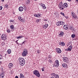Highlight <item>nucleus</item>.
Here are the masks:
<instances>
[{
    "label": "nucleus",
    "instance_id": "obj_1",
    "mask_svg": "<svg viewBox=\"0 0 78 78\" xmlns=\"http://www.w3.org/2000/svg\"><path fill=\"white\" fill-rule=\"evenodd\" d=\"M19 61L20 64L22 66H24L25 63V60L23 58L20 57L19 58Z\"/></svg>",
    "mask_w": 78,
    "mask_h": 78
},
{
    "label": "nucleus",
    "instance_id": "obj_2",
    "mask_svg": "<svg viewBox=\"0 0 78 78\" xmlns=\"http://www.w3.org/2000/svg\"><path fill=\"white\" fill-rule=\"evenodd\" d=\"M33 73L37 76V77H40V76L41 75H40V73H39V72L38 70H35L33 71Z\"/></svg>",
    "mask_w": 78,
    "mask_h": 78
},
{
    "label": "nucleus",
    "instance_id": "obj_3",
    "mask_svg": "<svg viewBox=\"0 0 78 78\" xmlns=\"http://www.w3.org/2000/svg\"><path fill=\"white\" fill-rule=\"evenodd\" d=\"M28 54V51L27 49H24L23 52L22 53V55L23 56H26Z\"/></svg>",
    "mask_w": 78,
    "mask_h": 78
},
{
    "label": "nucleus",
    "instance_id": "obj_4",
    "mask_svg": "<svg viewBox=\"0 0 78 78\" xmlns=\"http://www.w3.org/2000/svg\"><path fill=\"white\" fill-rule=\"evenodd\" d=\"M1 37L2 40H6L7 38V36L5 34H3L2 35Z\"/></svg>",
    "mask_w": 78,
    "mask_h": 78
},
{
    "label": "nucleus",
    "instance_id": "obj_5",
    "mask_svg": "<svg viewBox=\"0 0 78 78\" xmlns=\"http://www.w3.org/2000/svg\"><path fill=\"white\" fill-rule=\"evenodd\" d=\"M12 66H13V65L12 64L10 63L8 66V68L9 70H11L12 68Z\"/></svg>",
    "mask_w": 78,
    "mask_h": 78
},
{
    "label": "nucleus",
    "instance_id": "obj_6",
    "mask_svg": "<svg viewBox=\"0 0 78 78\" xmlns=\"http://www.w3.org/2000/svg\"><path fill=\"white\" fill-rule=\"evenodd\" d=\"M63 59L64 61V62H67L69 61V59L67 57H63Z\"/></svg>",
    "mask_w": 78,
    "mask_h": 78
},
{
    "label": "nucleus",
    "instance_id": "obj_7",
    "mask_svg": "<svg viewBox=\"0 0 78 78\" xmlns=\"http://www.w3.org/2000/svg\"><path fill=\"white\" fill-rule=\"evenodd\" d=\"M72 49V46L70 45L68 48V51H71Z\"/></svg>",
    "mask_w": 78,
    "mask_h": 78
},
{
    "label": "nucleus",
    "instance_id": "obj_8",
    "mask_svg": "<svg viewBox=\"0 0 78 78\" xmlns=\"http://www.w3.org/2000/svg\"><path fill=\"white\" fill-rule=\"evenodd\" d=\"M67 6H68L67 3H65L64 4H63V7L64 8H67Z\"/></svg>",
    "mask_w": 78,
    "mask_h": 78
},
{
    "label": "nucleus",
    "instance_id": "obj_9",
    "mask_svg": "<svg viewBox=\"0 0 78 78\" xmlns=\"http://www.w3.org/2000/svg\"><path fill=\"white\" fill-rule=\"evenodd\" d=\"M20 11H22L23 10V8L22 7H20L19 8Z\"/></svg>",
    "mask_w": 78,
    "mask_h": 78
},
{
    "label": "nucleus",
    "instance_id": "obj_10",
    "mask_svg": "<svg viewBox=\"0 0 78 78\" xmlns=\"http://www.w3.org/2000/svg\"><path fill=\"white\" fill-rule=\"evenodd\" d=\"M69 29L71 30L72 31H74V29L73 28V27L72 26H70L69 27Z\"/></svg>",
    "mask_w": 78,
    "mask_h": 78
},
{
    "label": "nucleus",
    "instance_id": "obj_11",
    "mask_svg": "<svg viewBox=\"0 0 78 78\" xmlns=\"http://www.w3.org/2000/svg\"><path fill=\"white\" fill-rule=\"evenodd\" d=\"M62 66L64 68H67V65L66 63L62 64Z\"/></svg>",
    "mask_w": 78,
    "mask_h": 78
},
{
    "label": "nucleus",
    "instance_id": "obj_12",
    "mask_svg": "<svg viewBox=\"0 0 78 78\" xmlns=\"http://www.w3.org/2000/svg\"><path fill=\"white\" fill-rule=\"evenodd\" d=\"M60 45H62V46H64L65 45V43L64 42H60L59 44Z\"/></svg>",
    "mask_w": 78,
    "mask_h": 78
},
{
    "label": "nucleus",
    "instance_id": "obj_13",
    "mask_svg": "<svg viewBox=\"0 0 78 78\" xmlns=\"http://www.w3.org/2000/svg\"><path fill=\"white\" fill-rule=\"evenodd\" d=\"M0 75L3 76V77L5 76V72L3 71L2 73H1L0 74Z\"/></svg>",
    "mask_w": 78,
    "mask_h": 78
},
{
    "label": "nucleus",
    "instance_id": "obj_14",
    "mask_svg": "<svg viewBox=\"0 0 78 78\" xmlns=\"http://www.w3.org/2000/svg\"><path fill=\"white\" fill-rule=\"evenodd\" d=\"M57 52L58 53H61L62 52L61 50V49L58 48V50L57 51Z\"/></svg>",
    "mask_w": 78,
    "mask_h": 78
},
{
    "label": "nucleus",
    "instance_id": "obj_15",
    "mask_svg": "<svg viewBox=\"0 0 78 78\" xmlns=\"http://www.w3.org/2000/svg\"><path fill=\"white\" fill-rule=\"evenodd\" d=\"M48 24H45V25H44L43 26V27L44 28H47L48 27Z\"/></svg>",
    "mask_w": 78,
    "mask_h": 78
},
{
    "label": "nucleus",
    "instance_id": "obj_16",
    "mask_svg": "<svg viewBox=\"0 0 78 78\" xmlns=\"http://www.w3.org/2000/svg\"><path fill=\"white\" fill-rule=\"evenodd\" d=\"M63 35L64 32H61L59 34V35H60V36L61 37H62V36H63Z\"/></svg>",
    "mask_w": 78,
    "mask_h": 78
},
{
    "label": "nucleus",
    "instance_id": "obj_17",
    "mask_svg": "<svg viewBox=\"0 0 78 78\" xmlns=\"http://www.w3.org/2000/svg\"><path fill=\"white\" fill-rule=\"evenodd\" d=\"M20 21L22 22H25V19H21L20 20Z\"/></svg>",
    "mask_w": 78,
    "mask_h": 78
},
{
    "label": "nucleus",
    "instance_id": "obj_18",
    "mask_svg": "<svg viewBox=\"0 0 78 78\" xmlns=\"http://www.w3.org/2000/svg\"><path fill=\"white\" fill-rule=\"evenodd\" d=\"M56 24L57 26H59V25H61L60 23V21H58L56 23Z\"/></svg>",
    "mask_w": 78,
    "mask_h": 78
},
{
    "label": "nucleus",
    "instance_id": "obj_19",
    "mask_svg": "<svg viewBox=\"0 0 78 78\" xmlns=\"http://www.w3.org/2000/svg\"><path fill=\"white\" fill-rule=\"evenodd\" d=\"M64 28L65 30H67L68 29V27H67V25H65L64 26Z\"/></svg>",
    "mask_w": 78,
    "mask_h": 78
},
{
    "label": "nucleus",
    "instance_id": "obj_20",
    "mask_svg": "<svg viewBox=\"0 0 78 78\" xmlns=\"http://www.w3.org/2000/svg\"><path fill=\"white\" fill-rule=\"evenodd\" d=\"M60 25H64V22L62 21H60Z\"/></svg>",
    "mask_w": 78,
    "mask_h": 78
},
{
    "label": "nucleus",
    "instance_id": "obj_21",
    "mask_svg": "<svg viewBox=\"0 0 78 78\" xmlns=\"http://www.w3.org/2000/svg\"><path fill=\"white\" fill-rule=\"evenodd\" d=\"M8 54H10L11 53V50L10 49H9L7 51Z\"/></svg>",
    "mask_w": 78,
    "mask_h": 78
},
{
    "label": "nucleus",
    "instance_id": "obj_22",
    "mask_svg": "<svg viewBox=\"0 0 78 78\" xmlns=\"http://www.w3.org/2000/svg\"><path fill=\"white\" fill-rule=\"evenodd\" d=\"M59 64H58L57 63H55L54 64L55 66L56 67H58L59 66Z\"/></svg>",
    "mask_w": 78,
    "mask_h": 78
},
{
    "label": "nucleus",
    "instance_id": "obj_23",
    "mask_svg": "<svg viewBox=\"0 0 78 78\" xmlns=\"http://www.w3.org/2000/svg\"><path fill=\"white\" fill-rule=\"evenodd\" d=\"M24 77V76L23 75V74L21 73L20 74V78Z\"/></svg>",
    "mask_w": 78,
    "mask_h": 78
},
{
    "label": "nucleus",
    "instance_id": "obj_24",
    "mask_svg": "<svg viewBox=\"0 0 78 78\" xmlns=\"http://www.w3.org/2000/svg\"><path fill=\"white\" fill-rule=\"evenodd\" d=\"M59 8L61 10H63V9H64V7L63 6H62Z\"/></svg>",
    "mask_w": 78,
    "mask_h": 78
},
{
    "label": "nucleus",
    "instance_id": "obj_25",
    "mask_svg": "<svg viewBox=\"0 0 78 78\" xmlns=\"http://www.w3.org/2000/svg\"><path fill=\"white\" fill-rule=\"evenodd\" d=\"M4 7L5 8H8V5L7 4L5 5L4 6Z\"/></svg>",
    "mask_w": 78,
    "mask_h": 78
},
{
    "label": "nucleus",
    "instance_id": "obj_26",
    "mask_svg": "<svg viewBox=\"0 0 78 78\" xmlns=\"http://www.w3.org/2000/svg\"><path fill=\"white\" fill-rule=\"evenodd\" d=\"M71 37L73 38H74V37H75V34H73L71 35Z\"/></svg>",
    "mask_w": 78,
    "mask_h": 78
},
{
    "label": "nucleus",
    "instance_id": "obj_27",
    "mask_svg": "<svg viewBox=\"0 0 78 78\" xmlns=\"http://www.w3.org/2000/svg\"><path fill=\"white\" fill-rule=\"evenodd\" d=\"M14 26L13 25H12L10 26V28L11 29H13L14 28Z\"/></svg>",
    "mask_w": 78,
    "mask_h": 78
},
{
    "label": "nucleus",
    "instance_id": "obj_28",
    "mask_svg": "<svg viewBox=\"0 0 78 78\" xmlns=\"http://www.w3.org/2000/svg\"><path fill=\"white\" fill-rule=\"evenodd\" d=\"M55 64H59L58 60H57L55 61Z\"/></svg>",
    "mask_w": 78,
    "mask_h": 78
},
{
    "label": "nucleus",
    "instance_id": "obj_29",
    "mask_svg": "<svg viewBox=\"0 0 78 78\" xmlns=\"http://www.w3.org/2000/svg\"><path fill=\"white\" fill-rule=\"evenodd\" d=\"M60 14H61V15L63 16V17H64V16H65V15H64V13L62 12H60Z\"/></svg>",
    "mask_w": 78,
    "mask_h": 78
},
{
    "label": "nucleus",
    "instance_id": "obj_30",
    "mask_svg": "<svg viewBox=\"0 0 78 78\" xmlns=\"http://www.w3.org/2000/svg\"><path fill=\"white\" fill-rule=\"evenodd\" d=\"M38 17H41V14H37Z\"/></svg>",
    "mask_w": 78,
    "mask_h": 78
},
{
    "label": "nucleus",
    "instance_id": "obj_31",
    "mask_svg": "<svg viewBox=\"0 0 78 78\" xmlns=\"http://www.w3.org/2000/svg\"><path fill=\"white\" fill-rule=\"evenodd\" d=\"M55 77L56 78H59V75H56Z\"/></svg>",
    "mask_w": 78,
    "mask_h": 78
},
{
    "label": "nucleus",
    "instance_id": "obj_32",
    "mask_svg": "<svg viewBox=\"0 0 78 78\" xmlns=\"http://www.w3.org/2000/svg\"><path fill=\"white\" fill-rule=\"evenodd\" d=\"M37 53L38 54V53H41V51L39 50H38L37 51Z\"/></svg>",
    "mask_w": 78,
    "mask_h": 78
},
{
    "label": "nucleus",
    "instance_id": "obj_33",
    "mask_svg": "<svg viewBox=\"0 0 78 78\" xmlns=\"http://www.w3.org/2000/svg\"><path fill=\"white\" fill-rule=\"evenodd\" d=\"M52 76H54V77H55V76H56V74H55V73H53L51 74Z\"/></svg>",
    "mask_w": 78,
    "mask_h": 78
},
{
    "label": "nucleus",
    "instance_id": "obj_34",
    "mask_svg": "<svg viewBox=\"0 0 78 78\" xmlns=\"http://www.w3.org/2000/svg\"><path fill=\"white\" fill-rule=\"evenodd\" d=\"M75 19L76 20L78 19V17L77 16L75 15V16L74 17Z\"/></svg>",
    "mask_w": 78,
    "mask_h": 78
},
{
    "label": "nucleus",
    "instance_id": "obj_35",
    "mask_svg": "<svg viewBox=\"0 0 78 78\" xmlns=\"http://www.w3.org/2000/svg\"><path fill=\"white\" fill-rule=\"evenodd\" d=\"M7 31L8 32V33H10V32H11V31L10 30H9V29H7Z\"/></svg>",
    "mask_w": 78,
    "mask_h": 78
},
{
    "label": "nucleus",
    "instance_id": "obj_36",
    "mask_svg": "<svg viewBox=\"0 0 78 78\" xmlns=\"http://www.w3.org/2000/svg\"><path fill=\"white\" fill-rule=\"evenodd\" d=\"M62 6L61 5V3H59V5H58V7L59 8H60L61 7H62Z\"/></svg>",
    "mask_w": 78,
    "mask_h": 78
},
{
    "label": "nucleus",
    "instance_id": "obj_37",
    "mask_svg": "<svg viewBox=\"0 0 78 78\" xmlns=\"http://www.w3.org/2000/svg\"><path fill=\"white\" fill-rule=\"evenodd\" d=\"M27 2L28 4H29L30 3V0H27Z\"/></svg>",
    "mask_w": 78,
    "mask_h": 78
},
{
    "label": "nucleus",
    "instance_id": "obj_38",
    "mask_svg": "<svg viewBox=\"0 0 78 78\" xmlns=\"http://www.w3.org/2000/svg\"><path fill=\"white\" fill-rule=\"evenodd\" d=\"M34 16L35 17H38L37 14H35Z\"/></svg>",
    "mask_w": 78,
    "mask_h": 78
},
{
    "label": "nucleus",
    "instance_id": "obj_39",
    "mask_svg": "<svg viewBox=\"0 0 78 78\" xmlns=\"http://www.w3.org/2000/svg\"><path fill=\"white\" fill-rule=\"evenodd\" d=\"M36 22H37V23H39V19L37 20L36 21Z\"/></svg>",
    "mask_w": 78,
    "mask_h": 78
},
{
    "label": "nucleus",
    "instance_id": "obj_40",
    "mask_svg": "<svg viewBox=\"0 0 78 78\" xmlns=\"http://www.w3.org/2000/svg\"><path fill=\"white\" fill-rule=\"evenodd\" d=\"M43 8L44 9H46V7H45V6L44 5H43Z\"/></svg>",
    "mask_w": 78,
    "mask_h": 78
},
{
    "label": "nucleus",
    "instance_id": "obj_41",
    "mask_svg": "<svg viewBox=\"0 0 78 78\" xmlns=\"http://www.w3.org/2000/svg\"><path fill=\"white\" fill-rule=\"evenodd\" d=\"M64 17H65L66 19H69V16H65Z\"/></svg>",
    "mask_w": 78,
    "mask_h": 78
},
{
    "label": "nucleus",
    "instance_id": "obj_42",
    "mask_svg": "<svg viewBox=\"0 0 78 78\" xmlns=\"http://www.w3.org/2000/svg\"><path fill=\"white\" fill-rule=\"evenodd\" d=\"M42 70L43 71H44V70H45V68H44H44H42Z\"/></svg>",
    "mask_w": 78,
    "mask_h": 78
},
{
    "label": "nucleus",
    "instance_id": "obj_43",
    "mask_svg": "<svg viewBox=\"0 0 78 78\" xmlns=\"http://www.w3.org/2000/svg\"><path fill=\"white\" fill-rule=\"evenodd\" d=\"M2 55H0V59H2Z\"/></svg>",
    "mask_w": 78,
    "mask_h": 78
},
{
    "label": "nucleus",
    "instance_id": "obj_44",
    "mask_svg": "<svg viewBox=\"0 0 78 78\" xmlns=\"http://www.w3.org/2000/svg\"><path fill=\"white\" fill-rule=\"evenodd\" d=\"M18 19H19V20H20V21L21 19H22V17H19L18 18Z\"/></svg>",
    "mask_w": 78,
    "mask_h": 78
},
{
    "label": "nucleus",
    "instance_id": "obj_45",
    "mask_svg": "<svg viewBox=\"0 0 78 78\" xmlns=\"http://www.w3.org/2000/svg\"><path fill=\"white\" fill-rule=\"evenodd\" d=\"M72 16H73V17H74L75 16V15H74V14H73V13H72Z\"/></svg>",
    "mask_w": 78,
    "mask_h": 78
},
{
    "label": "nucleus",
    "instance_id": "obj_46",
    "mask_svg": "<svg viewBox=\"0 0 78 78\" xmlns=\"http://www.w3.org/2000/svg\"><path fill=\"white\" fill-rule=\"evenodd\" d=\"M2 8H3V7H2V6H1L0 7V10H2Z\"/></svg>",
    "mask_w": 78,
    "mask_h": 78
},
{
    "label": "nucleus",
    "instance_id": "obj_47",
    "mask_svg": "<svg viewBox=\"0 0 78 78\" xmlns=\"http://www.w3.org/2000/svg\"><path fill=\"white\" fill-rule=\"evenodd\" d=\"M3 77L1 75H0V78H3Z\"/></svg>",
    "mask_w": 78,
    "mask_h": 78
},
{
    "label": "nucleus",
    "instance_id": "obj_48",
    "mask_svg": "<svg viewBox=\"0 0 78 78\" xmlns=\"http://www.w3.org/2000/svg\"><path fill=\"white\" fill-rule=\"evenodd\" d=\"M14 22V20H10V22Z\"/></svg>",
    "mask_w": 78,
    "mask_h": 78
},
{
    "label": "nucleus",
    "instance_id": "obj_49",
    "mask_svg": "<svg viewBox=\"0 0 78 78\" xmlns=\"http://www.w3.org/2000/svg\"><path fill=\"white\" fill-rule=\"evenodd\" d=\"M44 5L43 4H41V6H42V7H43Z\"/></svg>",
    "mask_w": 78,
    "mask_h": 78
},
{
    "label": "nucleus",
    "instance_id": "obj_50",
    "mask_svg": "<svg viewBox=\"0 0 78 78\" xmlns=\"http://www.w3.org/2000/svg\"><path fill=\"white\" fill-rule=\"evenodd\" d=\"M60 6H63V4H61L60 3Z\"/></svg>",
    "mask_w": 78,
    "mask_h": 78
},
{
    "label": "nucleus",
    "instance_id": "obj_51",
    "mask_svg": "<svg viewBox=\"0 0 78 78\" xmlns=\"http://www.w3.org/2000/svg\"><path fill=\"white\" fill-rule=\"evenodd\" d=\"M15 78H19V77H18V76H16L15 77Z\"/></svg>",
    "mask_w": 78,
    "mask_h": 78
},
{
    "label": "nucleus",
    "instance_id": "obj_52",
    "mask_svg": "<svg viewBox=\"0 0 78 78\" xmlns=\"http://www.w3.org/2000/svg\"><path fill=\"white\" fill-rule=\"evenodd\" d=\"M17 39H19V38H20V37H17Z\"/></svg>",
    "mask_w": 78,
    "mask_h": 78
},
{
    "label": "nucleus",
    "instance_id": "obj_53",
    "mask_svg": "<svg viewBox=\"0 0 78 78\" xmlns=\"http://www.w3.org/2000/svg\"><path fill=\"white\" fill-rule=\"evenodd\" d=\"M1 70L2 71H3V68H2Z\"/></svg>",
    "mask_w": 78,
    "mask_h": 78
},
{
    "label": "nucleus",
    "instance_id": "obj_54",
    "mask_svg": "<svg viewBox=\"0 0 78 78\" xmlns=\"http://www.w3.org/2000/svg\"><path fill=\"white\" fill-rule=\"evenodd\" d=\"M25 4H27V5H28V3L27 2H25Z\"/></svg>",
    "mask_w": 78,
    "mask_h": 78
},
{
    "label": "nucleus",
    "instance_id": "obj_55",
    "mask_svg": "<svg viewBox=\"0 0 78 78\" xmlns=\"http://www.w3.org/2000/svg\"><path fill=\"white\" fill-rule=\"evenodd\" d=\"M2 2H4L5 0H2Z\"/></svg>",
    "mask_w": 78,
    "mask_h": 78
},
{
    "label": "nucleus",
    "instance_id": "obj_56",
    "mask_svg": "<svg viewBox=\"0 0 78 78\" xmlns=\"http://www.w3.org/2000/svg\"><path fill=\"white\" fill-rule=\"evenodd\" d=\"M68 1H69V2H70L71 1V0H68Z\"/></svg>",
    "mask_w": 78,
    "mask_h": 78
},
{
    "label": "nucleus",
    "instance_id": "obj_57",
    "mask_svg": "<svg viewBox=\"0 0 78 78\" xmlns=\"http://www.w3.org/2000/svg\"><path fill=\"white\" fill-rule=\"evenodd\" d=\"M61 3V4H62V2H60V3Z\"/></svg>",
    "mask_w": 78,
    "mask_h": 78
},
{
    "label": "nucleus",
    "instance_id": "obj_58",
    "mask_svg": "<svg viewBox=\"0 0 78 78\" xmlns=\"http://www.w3.org/2000/svg\"><path fill=\"white\" fill-rule=\"evenodd\" d=\"M20 78H25V77H20Z\"/></svg>",
    "mask_w": 78,
    "mask_h": 78
},
{
    "label": "nucleus",
    "instance_id": "obj_59",
    "mask_svg": "<svg viewBox=\"0 0 78 78\" xmlns=\"http://www.w3.org/2000/svg\"><path fill=\"white\" fill-rule=\"evenodd\" d=\"M20 38H22V37H20Z\"/></svg>",
    "mask_w": 78,
    "mask_h": 78
},
{
    "label": "nucleus",
    "instance_id": "obj_60",
    "mask_svg": "<svg viewBox=\"0 0 78 78\" xmlns=\"http://www.w3.org/2000/svg\"><path fill=\"white\" fill-rule=\"evenodd\" d=\"M47 20H48L47 19L46 20V21H47Z\"/></svg>",
    "mask_w": 78,
    "mask_h": 78
},
{
    "label": "nucleus",
    "instance_id": "obj_61",
    "mask_svg": "<svg viewBox=\"0 0 78 78\" xmlns=\"http://www.w3.org/2000/svg\"><path fill=\"white\" fill-rule=\"evenodd\" d=\"M34 1H37V0H34Z\"/></svg>",
    "mask_w": 78,
    "mask_h": 78
},
{
    "label": "nucleus",
    "instance_id": "obj_62",
    "mask_svg": "<svg viewBox=\"0 0 78 78\" xmlns=\"http://www.w3.org/2000/svg\"><path fill=\"white\" fill-rule=\"evenodd\" d=\"M51 78H53V77H52Z\"/></svg>",
    "mask_w": 78,
    "mask_h": 78
},
{
    "label": "nucleus",
    "instance_id": "obj_63",
    "mask_svg": "<svg viewBox=\"0 0 78 78\" xmlns=\"http://www.w3.org/2000/svg\"><path fill=\"white\" fill-rule=\"evenodd\" d=\"M76 1H77V2H78V0H76Z\"/></svg>",
    "mask_w": 78,
    "mask_h": 78
},
{
    "label": "nucleus",
    "instance_id": "obj_64",
    "mask_svg": "<svg viewBox=\"0 0 78 78\" xmlns=\"http://www.w3.org/2000/svg\"><path fill=\"white\" fill-rule=\"evenodd\" d=\"M23 43H24V42H23Z\"/></svg>",
    "mask_w": 78,
    "mask_h": 78
}]
</instances>
